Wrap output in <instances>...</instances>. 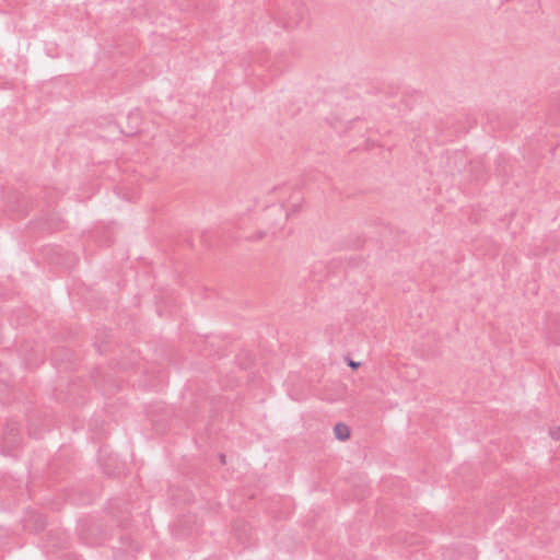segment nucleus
Returning <instances> with one entry per match:
<instances>
[{
    "label": "nucleus",
    "instance_id": "nucleus-1",
    "mask_svg": "<svg viewBox=\"0 0 560 560\" xmlns=\"http://www.w3.org/2000/svg\"><path fill=\"white\" fill-rule=\"evenodd\" d=\"M20 431L15 423H9L4 430L3 443L10 448H16L20 445Z\"/></svg>",
    "mask_w": 560,
    "mask_h": 560
},
{
    "label": "nucleus",
    "instance_id": "nucleus-2",
    "mask_svg": "<svg viewBox=\"0 0 560 560\" xmlns=\"http://www.w3.org/2000/svg\"><path fill=\"white\" fill-rule=\"evenodd\" d=\"M334 433L336 439L340 441H347L350 438V428L345 423H337L334 427Z\"/></svg>",
    "mask_w": 560,
    "mask_h": 560
},
{
    "label": "nucleus",
    "instance_id": "nucleus-3",
    "mask_svg": "<svg viewBox=\"0 0 560 560\" xmlns=\"http://www.w3.org/2000/svg\"><path fill=\"white\" fill-rule=\"evenodd\" d=\"M551 323L555 324V327L557 329H560V317L556 316V315H551L549 316L548 318V327L550 328L551 326Z\"/></svg>",
    "mask_w": 560,
    "mask_h": 560
},
{
    "label": "nucleus",
    "instance_id": "nucleus-4",
    "mask_svg": "<svg viewBox=\"0 0 560 560\" xmlns=\"http://www.w3.org/2000/svg\"><path fill=\"white\" fill-rule=\"evenodd\" d=\"M266 236V232L264 231H259L256 233L255 236H250L248 237L250 241H258V240H262L264 237Z\"/></svg>",
    "mask_w": 560,
    "mask_h": 560
},
{
    "label": "nucleus",
    "instance_id": "nucleus-5",
    "mask_svg": "<svg viewBox=\"0 0 560 560\" xmlns=\"http://www.w3.org/2000/svg\"><path fill=\"white\" fill-rule=\"evenodd\" d=\"M360 362H354L350 359H348V365L351 366L352 369H358L360 366Z\"/></svg>",
    "mask_w": 560,
    "mask_h": 560
},
{
    "label": "nucleus",
    "instance_id": "nucleus-6",
    "mask_svg": "<svg viewBox=\"0 0 560 560\" xmlns=\"http://www.w3.org/2000/svg\"><path fill=\"white\" fill-rule=\"evenodd\" d=\"M553 439L560 438V427H558L555 431L551 432Z\"/></svg>",
    "mask_w": 560,
    "mask_h": 560
},
{
    "label": "nucleus",
    "instance_id": "nucleus-7",
    "mask_svg": "<svg viewBox=\"0 0 560 560\" xmlns=\"http://www.w3.org/2000/svg\"><path fill=\"white\" fill-rule=\"evenodd\" d=\"M549 338H550L553 342H556V343H560V338H559V337H553V336H551V330H549Z\"/></svg>",
    "mask_w": 560,
    "mask_h": 560
},
{
    "label": "nucleus",
    "instance_id": "nucleus-8",
    "mask_svg": "<svg viewBox=\"0 0 560 560\" xmlns=\"http://www.w3.org/2000/svg\"><path fill=\"white\" fill-rule=\"evenodd\" d=\"M220 460L222 464H225V455L224 454L220 455Z\"/></svg>",
    "mask_w": 560,
    "mask_h": 560
},
{
    "label": "nucleus",
    "instance_id": "nucleus-9",
    "mask_svg": "<svg viewBox=\"0 0 560 560\" xmlns=\"http://www.w3.org/2000/svg\"><path fill=\"white\" fill-rule=\"evenodd\" d=\"M130 117H138V114H131Z\"/></svg>",
    "mask_w": 560,
    "mask_h": 560
}]
</instances>
